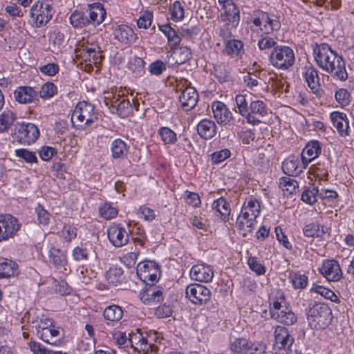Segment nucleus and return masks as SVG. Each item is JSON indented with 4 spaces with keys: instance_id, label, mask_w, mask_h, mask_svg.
<instances>
[{
    "instance_id": "1",
    "label": "nucleus",
    "mask_w": 354,
    "mask_h": 354,
    "mask_svg": "<svg viewBox=\"0 0 354 354\" xmlns=\"http://www.w3.org/2000/svg\"><path fill=\"white\" fill-rule=\"evenodd\" d=\"M315 59L317 64L324 71L330 73L333 78L345 81L348 78L345 62L342 56L333 51L326 43L314 48Z\"/></svg>"
},
{
    "instance_id": "2",
    "label": "nucleus",
    "mask_w": 354,
    "mask_h": 354,
    "mask_svg": "<svg viewBox=\"0 0 354 354\" xmlns=\"http://www.w3.org/2000/svg\"><path fill=\"white\" fill-rule=\"evenodd\" d=\"M129 341L133 349L142 354H157L158 346L156 344L158 338L156 331L142 332L136 329L129 334Z\"/></svg>"
},
{
    "instance_id": "3",
    "label": "nucleus",
    "mask_w": 354,
    "mask_h": 354,
    "mask_svg": "<svg viewBox=\"0 0 354 354\" xmlns=\"http://www.w3.org/2000/svg\"><path fill=\"white\" fill-rule=\"evenodd\" d=\"M259 212L260 205L257 199L250 198L245 201L236 220V225L242 232L243 236L252 232L255 219Z\"/></svg>"
},
{
    "instance_id": "4",
    "label": "nucleus",
    "mask_w": 354,
    "mask_h": 354,
    "mask_svg": "<svg viewBox=\"0 0 354 354\" xmlns=\"http://www.w3.org/2000/svg\"><path fill=\"white\" fill-rule=\"evenodd\" d=\"M97 113L94 106L85 102H80L75 106L71 115L73 127L84 129L97 120Z\"/></svg>"
},
{
    "instance_id": "5",
    "label": "nucleus",
    "mask_w": 354,
    "mask_h": 354,
    "mask_svg": "<svg viewBox=\"0 0 354 354\" xmlns=\"http://www.w3.org/2000/svg\"><path fill=\"white\" fill-rule=\"evenodd\" d=\"M333 315L331 309L324 304H316L309 308L308 321L312 328L323 330L331 323Z\"/></svg>"
},
{
    "instance_id": "6",
    "label": "nucleus",
    "mask_w": 354,
    "mask_h": 354,
    "mask_svg": "<svg viewBox=\"0 0 354 354\" xmlns=\"http://www.w3.org/2000/svg\"><path fill=\"white\" fill-rule=\"evenodd\" d=\"M295 60L294 51L286 46H276L270 55L272 65L281 70H287L292 66Z\"/></svg>"
},
{
    "instance_id": "7",
    "label": "nucleus",
    "mask_w": 354,
    "mask_h": 354,
    "mask_svg": "<svg viewBox=\"0 0 354 354\" xmlns=\"http://www.w3.org/2000/svg\"><path fill=\"white\" fill-rule=\"evenodd\" d=\"M51 4L46 1H36L30 9V17L32 25L35 27L45 26L51 19L53 15Z\"/></svg>"
},
{
    "instance_id": "8",
    "label": "nucleus",
    "mask_w": 354,
    "mask_h": 354,
    "mask_svg": "<svg viewBox=\"0 0 354 354\" xmlns=\"http://www.w3.org/2000/svg\"><path fill=\"white\" fill-rule=\"evenodd\" d=\"M274 335L275 352L278 354H291L294 338L290 335L288 330L284 326H277Z\"/></svg>"
},
{
    "instance_id": "9",
    "label": "nucleus",
    "mask_w": 354,
    "mask_h": 354,
    "mask_svg": "<svg viewBox=\"0 0 354 354\" xmlns=\"http://www.w3.org/2000/svg\"><path fill=\"white\" fill-rule=\"evenodd\" d=\"M16 139L20 143L30 145L35 142L39 136L37 127L32 123L19 124L15 132Z\"/></svg>"
},
{
    "instance_id": "10",
    "label": "nucleus",
    "mask_w": 354,
    "mask_h": 354,
    "mask_svg": "<svg viewBox=\"0 0 354 354\" xmlns=\"http://www.w3.org/2000/svg\"><path fill=\"white\" fill-rule=\"evenodd\" d=\"M186 296L193 304L203 305L209 301L211 291L201 284H190L187 286Z\"/></svg>"
},
{
    "instance_id": "11",
    "label": "nucleus",
    "mask_w": 354,
    "mask_h": 354,
    "mask_svg": "<svg viewBox=\"0 0 354 354\" xmlns=\"http://www.w3.org/2000/svg\"><path fill=\"white\" fill-rule=\"evenodd\" d=\"M137 274L140 280L153 283L158 279L160 273L159 266L153 261H147L138 264Z\"/></svg>"
},
{
    "instance_id": "12",
    "label": "nucleus",
    "mask_w": 354,
    "mask_h": 354,
    "mask_svg": "<svg viewBox=\"0 0 354 354\" xmlns=\"http://www.w3.org/2000/svg\"><path fill=\"white\" fill-rule=\"evenodd\" d=\"M20 225L10 214L0 215V242L8 240L19 230Z\"/></svg>"
},
{
    "instance_id": "13",
    "label": "nucleus",
    "mask_w": 354,
    "mask_h": 354,
    "mask_svg": "<svg viewBox=\"0 0 354 354\" xmlns=\"http://www.w3.org/2000/svg\"><path fill=\"white\" fill-rule=\"evenodd\" d=\"M252 22L254 26H259L266 34L277 30L281 27L278 17L274 15H269L267 12H262L259 17L254 19Z\"/></svg>"
},
{
    "instance_id": "14",
    "label": "nucleus",
    "mask_w": 354,
    "mask_h": 354,
    "mask_svg": "<svg viewBox=\"0 0 354 354\" xmlns=\"http://www.w3.org/2000/svg\"><path fill=\"white\" fill-rule=\"evenodd\" d=\"M109 241L117 248L122 247L129 242V234L120 223H112L107 229Z\"/></svg>"
},
{
    "instance_id": "15",
    "label": "nucleus",
    "mask_w": 354,
    "mask_h": 354,
    "mask_svg": "<svg viewBox=\"0 0 354 354\" xmlns=\"http://www.w3.org/2000/svg\"><path fill=\"white\" fill-rule=\"evenodd\" d=\"M139 297L144 304L152 306L163 299V292L160 287L152 284L142 290L140 292Z\"/></svg>"
},
{
    "instance_id": "16",
    "label": "nucleus",
    "mask_w": 354,
    "mask_h": 354,
    "mask_svg": "<svg viewBox=\"0 0 354 354\" xmlns=\"http://www.w3.org/2000/svg\"><path fill=\"white\" fill-rule=\"evenodd\" d=\"M319 270L328 281H337L342 277L341 268L335 260L324 261Z\"/></svg>"
},
{
    "instance_id": "17",
    "label": "nucleus",
    "mask_w": 354,
    "mask_h": 354,
    "mask_svg": "<svg viewBox=\"0 0 354 354\" xmlns=\"http://www.w3.org/2000/svg\"><path fill=\"white\" fill-rule=\"evenodd\" d=\"M77 56L80 57L82 60L88 62L89 64H97L101 60L99 47L96 45L83 46L81 48L75 50Z\"/></svg>"
},
{
    "instance_id": "18",
    "label": "nucleus",
    "mask_w": 354,
    "mask_h": 354,
    "mask_svg": "<svg viewBox=\"0 0 354 354\" xmlns=\"http://www.w3.org/2000/svg\"><path fill=\"white\" fill-rule=\"evenodd\" d=\"M303 75L308 86L312 92L317 95L320 89V79L317 69L310 64L306 65L304 68Z\"/></svg>"
},
{
    "instance_id": "19",
    "label": "nucleus",
    "mask_w": 354,
    "mask_h": 354,
    "mask_svg": "<svg viewBox=\"0 0 354 354\" xmlns=\"http://www.w3.org/2000/svg\"><path fill=\"white\" fill-rule=\"evenodd\" d=\"M86 12L88 15V26L92 25L94 27L102 23L106 15L105 9L100 3L90 5Z\"/></svg>"
},
{
    "instance_id": "20",
    "label": "nucleus",
    "mask_w": 354,
    "mask_h": 354,
    "mask_svg": "<svg viewBox=\"0 0 354 354\" xmlns=\"http://www.w3.org/2000/svg\"><path fill=\"white\" fill-rule=\"evenodd\" d=\"M198 97V93L194 88L186 87L179 96V100L183 109L187 111L196 106Z\"/></svg>"
},
{
    "instance_id": "21",
    "label": "nucleus",
    "mask_w": 354,
    "mask_h": 354,
    "mask_svg": "<svg viewBox=\"0 0 354 354\" xmlns=\"http://www.w3.org/2000/svg\"><path fill=\"white\" fill-rule=\"evenodd\" d=\"M111 111L124 118L129 116L132 113L133 106L129 99L124 96V94H122L113 102Z\"/></svg>"
},
{
    "instance_id": "22",
    "label": "nucleus",
    "mask_w": 354,
    "mask_h": 354,
    "mask_svg": "<svg viewBox=\"0 0 354 354\" xmlns=\"http://www.w3.org/2000/svg\"><path fill=\"white\" fill-rule=\"evenodd\" d=\"M212 109L214 117L219 124H227L232 120V113L224 103L214 102L212 104Z\"/></svg>"
},
{
    "instance_id": "23",
    "label": "nucleus",
    "mask_w": 354,
    "mask_h": 354,
    "mask_svg": "<svg viewBox=\"0 0 354 354\" xmlns=\"http://www.w3.org/2000/svg\"><path fill=\"white\" fill-rule=\"evenodd\" d=\"M14 97L19 103L29 104L38 100V93L30 86H19L15 91Z\"/></svg>"
},
{
    "instance_id": "24",
    "label": "nucleus",
    "mask_w": 354,
    "mask_h": 354,
    "mask_svg": "<svg viewBox=\"0 0 354 354\" xmlns=\"http://www.w3.org/2000/svg\"><path fill=\"white\" fill-rule=\"evenodd\" d=\"M190 276L196 281L207 283L212 281L214 272L210 266L198 264L192 268Z\"/></svg>"
},
{
    "instance_id": "25",
    "label": "nucleus",
    "mask_w": 354,
    "mask_h": 354,
    "mask_svg": "<svg viewBox=\"0 0 354 354\" xmlns=\"http://www.w3.org/2000/svg\"><path fill=\"white\" fill-rule=\"evenodd\" d=\"M330 120L339 134L342 137L348 136V120L345 113L334 111L330 113Z\"/></svg>"
},
{
    "instance_id": "26",
    "label": "nucleus",
    "mask_w": 354,
    "mask_h": 354,
    "mask_svg": "<svg viewBox=\"0 0 354 354\" xmlns=\"http://www.w3.org/2000/svg\"><path fill=\"white\" fill-rule=\"evenodd\" d=\"M47 255L48 263L57 268H65L67 265L66 252L59 248L53 245L48 246Z\"/></svg>"
},
{
    "instance_id": "27",
    "label": "nucleus",
    "mask_w": 354,
    "mask_h": 354,
    "mask_svg": "<svg viewBox=\"0 0 354 354\" xmlns=\"http://www.w3.org/2000/svg\"><path fill=\"white\" fill-rule=\"evenodd\" d=\"M235 100L237 108L239 109V113L246 119L248 123L252 124V125H256L261 122L259 118L257 117H252L249 114V112H248L249 105L247 96L245 95H237L236 96Z\"/></svg>"
},
{
    "instance_id": "28",
    "label": "nucleus",
    "mask_w": 354,
    "mask_h": 354,
    "mask_svg": "<svg viewBox=\"0 0 354 354\" xmlns=\"http://www.w3.org/2000/svg\"><path fill=\"white\" fill-rule=\"evenodd\" d=\"M271 318L286 326L293 325L297 321V315L288 307H285L279 313H272Z\"/></svg>"
},
{
    "instance_id": "29",
    "label": "nucleus",
    "mask_w": 354,
    "mask_h": 354,
    "mask_svg": "<svg viewBox=\"0 0 354 354\" xmlns=\"http://www.w3.org/2000/svg\"><path fill=\"white\" fill-rule=\"evenodd\" d=\"M113 35L115 39L124 44H129L135 39L133 30L127 25L117 26L113 31Z\"/></svg>"
},
{
    "instance_id": "30",
    "label": "nucleus",
    "mask_w": 354,
    "mask_h": 354,
    "mask_svg": "<svg viewBox=\"0 0 354 354\" xmlns=\"http://www.w3.org/2000/svg\"><path fill=\"white\" fill-rule=\"evenodd\" d=\"M222 21L230 25L232 28H236L240 21V12L236 5L229 8L220 15Z\"/></svg>"
},
{
    "instance_id": "31",
    "label": "nucleus",
    "mask_w": 354,
    "mask_h": 354,
    "mask_svg": "<svg viewBox=\"0 0 354 354\" xmlns=\"http://www.w3.org/2000/svg\"><path fill=\"white\" fill-rule=\"evenodd\" d=\"M197 131L201 138L205 140L210 139L216 133V126L212 120H203L197 126Z\"/></svg>"
},
{
    "instance_id": "32",
    "label": "nucleus",
    "mask_w": 354,
    "mask_h": 354,
    "mask_svg": "<svg viewBox=\"0 0 354 354\" xmlns=\"http://www.w3.org/2000/svg\"><path fill=\"white\" fill-rule=\"evenodd\" d=\"M38 337L48 344L57 345L60 343L62 335L60 331L53 324V326L48 327L44 331L41 330V333L38 334Z\"/></svg>"
},
{
    "instance_id": "33",
    "label": "nucleus",
    "mask_w": 354,
    "mask_h": 354,
    "mask_svg": "<svg viewBox=\"0 0 354 354\" xmlns=\"http://www.w3.org/2000/svg\"><path fill=\"white\" fill-rule=\"evenodd\" d=\"M111 156L114 159H123L129 152V147L121 139L114 140L111 145Z\"/></svg>"
},
{
    "instance_id": "34",
    "label": "nucleus",
    "mask_w": 354,
    "mask_h": 354,
    "mask_svg": "<svg viewBox=\"0 0 354 354\" xmlns=\"http://www.w3.org/2000/svg\"><path fill=\"white\" fill-rule=\"evenodd\" d=\"M285 303V297L281 291L277 290L272 292L269 297V311L272 317V313H279L283 308V304Z\"/></svg>"
},
{
    "instance_id": "35",
    "label": "nucleus",
    "mask_w": 354,
    "mask_h": 354,
    "mask_svg": "<svg viewBox=\"0 0 354 354\" xmlns=\"http://www.w3.org/2000/svg\"><path fill=\"white\" fill-rule=\"evenodd\" d=\"M191 57V50L187 47H180L171 54L169 62L178 65L184 64Z\"/></svg>"
},
{
    "instance_id": "36",
    "label": "nucleus",
    "mask_w": 354,
    "mask_h": 354,
    "mask_svg": "<svg viewBox=\"0 0 354 354\" xmlns=\"http://www.w3.org/2000/svg\"><path fill=\"white\" fill-rule=\"evenodd\" d=\"M279 187L282 189L284 195H292L299 190L298 183L290 178L289 176H283L279 178Z\"/></svg>"
},
{
    "instance_id": "37",
    "label": "nucleus",
    "mask_w": 354,
    "mask_h": 354,
    "mask_svg": "<svg viewBox=\"0 0 354 354\" xmlns=\"http://www.w3.org/2000/svg\"><path fill=\"white\" fill-rule=\"evenodd\" d=\"M212 209L221 215V218L224 221L228 220L230 214V206L229 203L223 197L214 201L212 203Z\"/></svg>"
},
{
    "instance_id": "38",
    "label": "nucleus",
    "mask_w": 354,
    "mask_h": 354,
    "mask_svg": "<svg viewBox=\"0 0 354 354\" xmlns=\"http://www.w3.org/2000/svg\"><path fill=\"white\" fill-rule=\"evenodd\" d=\"M248 112L252 117H264L268 114V108L265 102L260 100H250Z\"/></svg>"
},
{
    "instance_id": "39",
    "label": "nucleus",
    "mask_w": 354,
    "mask_h": 354,
    "mask_svg": "<svg viewBox=\"0 0 354 354\" xmlns=\"http://www.w3.org/2000/svg\"><path fill=\"white\" fill-rule=\"evenodd\" d=\"M18 265L12 260L4 259L0 261V279L9 278L17 270Z\"/></svg>"
},
{
    "instance_id": "40",
    "label": "nucleus",
    "mask_w": 354,
    "mask_h": 354,
    "mask_svg": "<svg viewBox=\"0 0 354 354\" xmlns=\"http://www.w3.org/2000/svg\"><path fill=\"white\" fill-rule=\"evenodd\" d=\"M53 321L51 319L42 315L31 322L32 330L38 337V334H41V330L44 331L48 327L53 326Z\"/></svg>"
},
{
    "instance_id": "41",
    "label": "nucleus",
    "mask_w": 354,
    "mask_h": 354,
    "mask_svg": "<svg viewBox=\"0 0 354 354\" xmlns=\"http://www.w3.org/2000/svg\"><path fill=\"white\" fill-rule=\"evenodd\" d=\"M327 227L317 223L306 225L304 228V234L307 237H321L326 234Z\"/></svg>"
},
{
    "instance_id": "42",
    "label": "nucleus",
    "mask_w": 354,
    "mask_h": 354,
    "mask_svg": "<svg viewBox=\"0 0 354 354\" xmlns=\"http://www.w3.org/2000/svg\"><path fill=\"white\" fill-rule=\"evenodd\" d=\"M299 159L295 156H290L282 163V169L288 176H295L299 174L297 171Z\"/></svg>"
},
{
    "instance_id": "43",
    "label": "nucleus",
    "mask_w": 354,
    "mask_h": 354,
    "mask_svg": "<svg viewBox=\"0 0 354 354\" xmlns=\"http://www.w3.org/2000/svg\"><path fill=\"white\" fill-rule=\"evenodd\" d=\"M103 315L106 320L118 322L122 319L123 311L119 306L112 305L104 309Z\"/></svg>"
},
{
    "instance_id": "44",
    "label": "nucleus",
    "mask_w": 354,
    "mask_h": 354,
    "mask_svg": "<svg viewBox=\"0 0 354 354\" xmlns=\"http://www.w3.org/2000/svg\"><path fill=\"white\" fill-rule=\"evenodd\" d=\"M243 44L238 39H232L225 41V52L231 57L239 55L243 53Z\"/></svg>"
},
{
    "instance_id": "45",
    "label": "nucleus",
    "mask_w": 354,
    "mask_h": 354,
    "mask_svg": "<svg viewBox=\"0 0 354 354\" xmlns=\"http://www.w3.org/2000/svg\"><path fill=\"white\" fill-rule=\"evenodd\" d=\"M70 23L74 28H82L88 26L86 12L74 11L70 16Z\"/></svg>"
},
{
    "instance_id": "46",
    "label": "nucleus",
    "mask_w": 354,
    "mask_h": 354,
    "mask_svg": "<svg viewBox=\"0 0 354 354\" xmlns=\"http://www.w3.org/2000/svg\"><path fill=\"white\" fill-rule=\"evenodd\" d=\"M185 3L179 1H175L169 6V12L171 13V19L173 21H181L185 17Z\"/></svg>"
},
{
    "instance_id": "47",
    "label": "nucleus",
    "mask_w": 354,
    "mask_h": 354,
    "mask_svg": "<svg viewBox=\"0 0 354 354\" xmlns=\"http://www.w3.org/2000/svg\"><path fill=\"white\" fill-rule=\"evenodd\" d=\"M15 119V114L10 110L4 111L0 114V132L8 131Z\"/></svg>"
},
{
    "instance_id": "48",
    "label": "nucleus",
    "mask_w": 354,
    "mask_h": 354,
    "mask_svg": "<svg viewBox=\"0 0 354 354\" xmlns=\"http://www.w3.org/2000/svg\"><path fill=\"white\" fill-rule=\"evenodd\" d=\"M302 152L308 156V159H315L321 153V147L319 142L317 140L308 142L303 149Z\"/></svg>"
},
{
    "instance_id": "49",
    "label": "nucleus",
    "mask_w": 354,
    "mask_h": 354,
    "mask_svg": "<svg viewBox=\"0 0 354 354\" xmlns=\"http://www.w3.org/2000/svg\"><path fill=\"white\" fill-rule=\"evenodd\" d=\"M312 291H314L326 299H330L331 301L339 303L340 300L339 297L335 294V292L322 286L313 284Z\"/></svg>"
},
{
    "instance_id": "50",
    "label": "nucleus",
    "mask_w": 354,
    "mask_h": 354,
    "mask_svg": "<svg viewBox=\"0 0 354 354\" xmlns=\"http://www.w3.org/2000/svg\"><path fill=\"white\" fill-rule=\"evenodd\" d=\"M106 277L109 283L116 286L122 281L123 270L120 268H111L106 272Z\"/></svg>"
},
{
    "instance_id": "51",
    "label": "nucleus",
    "mask_w": 354,
    "mask_h": 354,
    "mask_svg": "<svg viewBox=\"0 0 354 354\" xmlns=\"http://www.w3.org/2000/svg\"><path fill=\"white\" fill-rule=\"evenodd\" d=\"M158 134L165 145H173L177 141L176 133L168 127H161Z\"/></svg>"
},
{
    "instance_id": "52",
    "label": "nucleus",
    "mask_w": 354,
    "mask_h": 354,
    "mask_svg": "<svg viewBox=\"0 0 354 354\" xmlns=\"http://www.w3.org/2000/svg\"><path fill=\"white\" fill-rule=\"evenodd\" d=\"M250 349L248 341L245 338H236L231 343V350L236 353H245Z\"/></svg>"
},
{
    "instance_id": "53",
    "label": "nucleus",
    "mask_w": 354,
    "mask_h": 354,
    "mask_svg": "<svg viewBox=\"0 0 354 354\" xmlns=\"http://www.w3.org/2000/svg\"><path fill=\"white\" fill-rule=\"evenodd\" d=\"M288 279L295 288L302 289L308 283V277L297 272H290Z\"/></svg>"
},
{
    "instance_id": "54",
    "label": "nucleus",
    "mask_w": 354,
    "mask_h": 354,
    "mask_svg": "<svg viewBox=\"0 0 354 354\" xmlns=\"http://www.w3.org/2000/svg\"><path fill=\"white\" fill-rule=\"evenodd\" d=\"M57 92V86L52 82L45 83L39 91V96L41 98H50Z\"/></svg>"
},
{
    "instance_id": "55",
    "label": "nucleus",
    "mask_w": 354,
    "mask_h": 354,
    "mask_svg": "<svg viewBox=\"0 0 354 354\" xmlns=\"http://www.w3.org/2000/svg\"><path fill=\"white\" fill-rule=\"evenodd\" d=\"M231 152L227 149H223L214 152L211 154V161L213 165H217L227 158H230Z\"/></svg>"
},
{
    "instance_id": "56",
    "label": "nucleus",
    "mask_w": 354,
    "mask_h": 354,
    "mask_svg": "<svg viewBox=\"0 0 354 354\" xmlns=\"http://www.w3.org/2000/svg\"><path fill=\"white\" fill-rule=\"evenodd\" d=\"M17 156L24 159L28 163H35L37 162L35 153L28 151L26 149H19L15 151Z\"/></svg>"
},
{
    "instance_id": "57",
    "label": "nucleus",
    "mask_w": 354,
    "mask_h": 354,
    "mask_svg": "<svg viewBox=\"0 0 354 354\" xmlns=\"http://www.w3.org/2000/svg\"><path fill=\"white\" fill-rule=\"evenodd\" d=\"M337 102L342 106H347L351 102V94L345 88H339L335 94Z\"/></svg>"
},
{
    "instance_id": "58",
    "label": "nucleus",
    "mask_w": 354,
    "mask_h": 354,
    "mask_svg": "<svg viewBox=\"0 0 354 354\" xmlns=\"http://www.w3.org/2000/svg\"><path fill=\"white\" fill-rule=\"evenodd\" d=\"M319 189L313 187L311 189L304 190L301 194V199L308 204H313L316 201V197L318 196Z\"/></svg>"
},
{
    "instance_id": "59",
    "label": "nucleus",
    "mask_w": 354,
    "mask_h": 354,
    "mask_svg": "<svg viewBox=\"0 0 354 354\" xmlns=\"http://www.w3.org/2000/svg\"><path fill=\"white\" fill-rule=\"evenodd\" d=\"M100 215L106 220L114 218L118 214V210L110 204L105 203L99 209Z\"/></svg>"
},
{
    "instance_id": "60",
    "label": "nucleus",
    "mask_w": 354,
    "mask_h": 354,
    "mask_svg": "<svg viewBox=\"0 0 354 354\" xmlns=\"http://www.w3.org/2000/svg\"><path fill=\"white\" fill-rule=\"evenodd\" d=\"M153 14L148 10L143 12L137 21V25L139 28H148L152 22Z\"/></svg>"
},
{
    "instance_id": "61",
    "label": "nucleus",
    "mask_w": 354,
    "mask_h": 354,
    "mask_svg": "<svg viewBox=\"0 0 354 354\" xmlns=\"http://www.w3.org/2000/svg\"><path fill=\"white\" fill-rule=\"evenodd\" d=\"M248 266L250 268L255 272L258 275L264 274L266 272V268L262 265L256 257H251L248 259Z\"/></svg>"
},
{
    "instance_id": "62",
    "label": "nucleus",
    "mask_w": 354,
    "mask_h": 354,
    "mask_svg": "<svg viewBox=\"0 0 354 354\" xmlns=\"http://www.w3.org/2000/svg\"><path fill=\"white\" fill-rule=\"evenodd\" d=\"M277 41L274 38L268 35L262 37L258 41V46L260 50H268L272 47H275Z\"/></svg>"
},
{
    "instance_id": "63",
    "label": "nucleus",
    "mask_w": 354,
    "mask_h": 354,
    "mask_svg": "<svg viewBox=\"0 0 354 354\" xmlns=\"http://www.w3.org/2000/svg\"><path fill=\"white\" fill-rule=\"evenodd\" d=\"M214 74L220 82H225L229 76L230 72L224 64H220L214 67Z\"/></svg>"
},
{
    "instance_id": "64",
    "label": "nucleus",
    "mask_w": 354,
    "mask_h": 354,
    "mask_svg": "<svg viewBox=\"0 0 354 354\" xmlns=\"http://www.w3.org/2000/svg\"><path fill=\"white\" fill-rule=\"evenodd\" d=\"M39 71L41 73L48 76H54L59 71V66L55 63H48L39 66Z\"/></svg>"
}]
</instances>
